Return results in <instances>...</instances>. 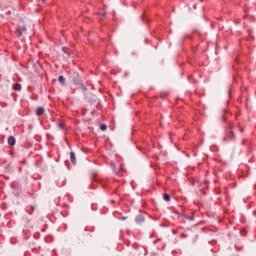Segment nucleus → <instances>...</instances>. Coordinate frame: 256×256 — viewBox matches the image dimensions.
I'll list each match as a JSON object with an SVG mask.
<instances>
[{"label":"nucleus","instance_id":"obj_1","mask_svg":"<svg viewBox=\"0 0 256 256\" xmlns=\"http://www.w3.org/2000/svg\"><path fill=\"white\" fill-rule=\"evenodd\" d=\"M24 33H27V27L25 26L16 30V35L18 37H21Z\"/></svg>","mask_w":256,"mask_h":256},{"label":"nucleus","instance_id":"obj_2","mask_svg":"<svg viewBox=\"0 0 256 256\" xmlns=\"http://www.w3.org/2000/svg\"><path fill=\"white\" fill-rule=\"evenodd\" d=\"M70 159L73 165H77V157L75 156V152L70 153Z\"/></svg>","mask_w":256,"mask_h":256},{"label":"nucleus","instance_id":"obj_3","mask_svg":"<svg viewBox=\"0 0 256 256\" xmlns=\"http://www.w3.org/2000/svg\"><path fill=\"white\" fill-rule=\"evenodd\" d=\"M43 113H45V108H43V107H38V108L36 109V115H37L38 117H41V115H43Z\"/></svg>","mask_w":256,"mask_h":256},{"label":"nucleus","instance_id":"obj_4","mask_svg":"<svg viewBox=\"0 0 256 256\" xmlns=\"http://www.w3.org/2000/svg\"><path fill=\"white\" fill-rule=\"evenodd\" d=\"M15 143H17V140H15V137L10 136L8 138V145H11V147H13L15 145Z\"/></svg>","mask_w":256,"mask_h":256},{"label":"nucleus","instance_id":"obj_5","mask_svg":"<svg viewBox=\"0 0 256 256\" xmlns=\"http://www.w3.org/2000/svg\"><path fill=\"white\" fill-rule=\"evenodd\" d=\"M145 221V217H143V215H138L136 217V222L137 223H143Z\"/></svg>","mask_w":256,"mask_h":256},{"label":"nucleus","instance_id":"obj_6","mask_svg":"<svg viewBox=\"0 0 256 256\" xmlns=\"http://www.w3.org/2000/svg\"><path fill=\"white\" fill-rule=\"evenodd\" d=\"M58 81L61 83V85H65V77L59 76Z\"/></svg>","mask_w":256,"mask_h":256},{"label":"nucleus","instance_id":"obj_7","mask_svg":"<svg viewBox=\"0 0 256 256\" xmlns=\"http://www.w3.org/2000/svg\"><path fill=\"white\" fill-rule=\"evenodd\" d=\"M163 199L164 201H167V202L171 201V197L169 196V194H164Z\"/></svg>","mask_w":256,"mask_h":256},{"label":"nucleus","instance_id":"obj_8","mask_svg":"<svg viewBox=\"0 0 256 256\" xmlns=\"http://www.w3.org/2000/svg\"><path fill=\"white\" fill-rule=\"evenodd\" d=\"M14 89H15V91H21V84L16 83V84L14 85Z\"/></svg>","mask_w":256,"mask_h":256},{"label":"nucleus","instance_id":"obj_9","mask_svg":"<svg viewBox=\"0 0 256 256\" xmlns=\"http://www.w3.org/2000/svg\"><path fill=\"white\" fill-rule=\"evenodd\" d=\"M101 131H107V125L103 124L101 127H100Z\"/></svg>","mask_w":256,"mask_h":256},{"label":"nucleus","instance_id":"obj_10","mask_svg":"<svg viewBox=\"0 0 256 256\" xmlns=\"http://www.w3.org/2000/svg\"><path fill=\"white\" fill-rule=\"evenodd\" d=\"M59 127H60V129H64V125L63 124H59Z\"/></svg>","mask_w":256,"mask_h":256},{"label":"nucleus","instance_id":"obj_11","mask_svg":"<svg viewBox=\"0 0 256 256\" xmlns=\"http://www.w3.org/2000/svg\"><path fill=\"white\" fill-rule=\"evenodd\" d=\"M188 219H190V221H193V217H188Z\"/></svg>","mask_w":256,"mask_h":256},{"label":"nucleus","instance_id":"obj_12","mask_svg":"<svg viewBox=\"0 0 256 256\" xmlns=\"http://www.w3.org/2000/svg\"><path fill=\"white\" fill-rule=\"evenodd\" d=\"M102 15H104V16H105V13H102Z\"/></svg>","mask_w":256,"mask_h":256}]
</instances>
